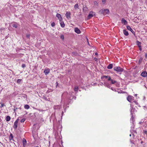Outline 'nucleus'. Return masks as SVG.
<instances>
[{
  "label": "nucleus",
  "mask_w": 147,
  "mask_h": 147,
  "mask_svg": "<svg viewBox=\"0 0 147 147\" xmlns=\"http://www.w3.org/2000/svg\"><path fill=\"white\" fill-rule=\"evenodd\" d=\"M109 10L107 9H102L100 10L99 11V14H102L104 15H105L107 14H109Z\"/></svg>",
  "instance_id": "obj_1"
},
{
  "label": "nucleus",
  "mask_w": 147,
  "mask_h": 147,
  "mask_svg": "<svg viewBox=\"0 0 147 147\" xmlns=\"http://www.w3.org/2000/svg\"><path fill=\"white\" fill-rule=\"evenodd\" d=\"M113 69L115 71H116L117 73H119L120 74H121V72L124 70L123 68L119 66H116L114 67Z\"/></svg>",
  "instance_id": "obj_2"
},
{
  "label": "nucleus",
  "mask_w": 147,
  "mask_h": 147,
  "mask_svg": "<svg viewBox=\"0 0 147 147\" xmlns=\"http://www.w3.org/2000/svg\"><path fill=\"white\" fill-rule=\"evenodd\" d=\"M95 13L93 11H90L88 16V19H89L93 17L95 15Z\"/></svg>",
  "instance_id": "obj_3"
},
{
  "label": "nucleus",
  "mask_w": 147,
  "mask_h": 147,
  "mask_svg": "<svg viewBox=\"0 0 147 147\" xmlns=\"http://www.w3.org/2000/svg\"><path fill=\"white\" fill-rule=\"evenodd\" d=\"M134 98V97L131 96H129L127 97V100L130 102H131L132 101V100L133 99V98Z\"/></svg>",
  "instance_id": "obj_4"
},
{
  "label": "nucleus",
  "mask_w": 147,
  "mask_h": 147,
  "mask_svg": "<svg viewBox=\"0 0 147 147\" xmlns=\"http://www.w3.org/2000/svg\"><path fill=\"white\" fill-rule=\"evenodd\" d=\"M132 109H131L130 111L131 114L132 115L131 118L130 119V121H131V122H132L133 124L134 122V121L135 120L134 119V117H133L132 115Z\"/></svg>",
  "instance_id": "obj_5"
},
{
  "label": "nucleus",
  "mask_w": 147,
  "mask_h": 147,
  "mask_svg": "<svg viewBox=\"0 0 147 147\" xmlns=\"http://www.w3.org/2000/svg\"><path fill=\"white\" fill-rule=\"evenodd\" d=\"M65 16L66 18L68 19L70 18L71 17L70 12L69 11L66 12L65 13Z\"/></svg>",
  "instance_id": "obj_6"
},
{
  "label": "nucleus",
  "mask_w": 147,
  "mask_h": 147,
  "mask_svg": "<svg viewBox=\"0 0 147 147\" xmlns=\"http://www.w3.org/2000/svg\"><path fill=\"white\" fill-rule=\"evenodd\" d=\"M127 29L129 30H130L131 32L134 34V35H135V32L133 31V30L132 29V28H131V27L129 26H127Z\"/></svg>",
  "instance_id": "obj_7"
},
{
  "label": "nucleus",
  "mask_w": 147,
  "mask_h": 147,
  "mask_svg": "<svg viewBox=\"0 0 147 147\" xmlns=\"http://www.w3.org/2000/svg\"><path fill=\"white\" fill-rule=\"evenodd\" d=\"M56 16L57 18L59 21L62 20V18L61 17V15L60 14L57 13L56 14Z\"/></svg>",
  "instance_id": "obj_8"
},
{
  "label": "nucleus",
  "mask_w": 147,
  "mask_h": 147,
  "mask_svg": "<svg viewBox=\"0 0 147 147\" xmlns=\"http://www.w3.org/2000/svg\"><path fill=\"white\" fill-rule=\"evenodd\" d=\"M141 75L144 77H147V72L146 71L142 72L141 74Z\"/></svg>",
  "instance_id": "obj_9"
},
{
  "label": "nucleus",
  "mask_w": 147,
  "mask_h": 147,
  "mask_svg": "<svg viewBox=\"0 0 147 147\" xmlns=\"http://www.w3.org/2000/svg\"><path fill=\"white\" fill-rule=\"evenodd\" d=\"M75 32L77 34H79L81 33L80 30L78 28H76L74 29Z\"/></svg>",
  "instance_id": "obj_10"
},
{
  "label": "nucleus",
  "mask_w": 147,
  "mask_h": 147,
  "mask_svg": "<svg viewBox=\"0 0 147 147\" xmlns=\"http://www.w3.org/2000/svg\"><path fill=\"white\" fill-rule=\"evenodd\" d=\"M54 109L55 110L60 109L61 108V106L60 105H57L54 106L53 107Z\"/></svg>",
  "instance_id": "obj_11"
},
{
  "label": "nucleus",
  "mask_w": 147,
  "mask_h": 147,
  "mask_svg": "<svg viewBox=\"0 0 147 147\" xmlns=\"http://www.w3.org/2000/svg\"><path fill=\"white\" fill-rule=\"evenodd\" d=\"M12 26L13 27L17 28L18 27V24L16 22H13L12 23Z\"/></svg>",
  "instance_id": "obj_12"
},
{
  "label": "nucleus",
  "mask_w": 147,
  "mask_h": 147,
  "mask_svg": "<svg viewBox=\"0 0 147 147\" xmlns=\"http://www.w3.org/2000/svg\"><path fill=\"white\" fill-rule=\"evenodd\" d=\"M121 22L122 24L126 25L127 24V22L124 18H122L121 20Z\"/></svg>",
  "instance_id": "obj_13"
},
{
  "label": "nucleus",
  "mask_w": 147,
  "mask_h": 147,
  "mask_svg": "<svg viewBox=\"0 0 147 147\" xmlns=\"http://www.w3.org/2000/svg\"><path fill=\"white\" fill-rule=\"evenodd\" d=\"M59 22L62 28H64L65 26V24L64 22L62 20L59 21Z\"/></svg>",
  "instance_id": "obj_14"
},
{
  "label": "nucleus",
  "mask_w": 147,
  "mask_h": 147,
  "mask_svg": "<svg viewBox=\"0 0 147 147\" xmlns=\"http://www.w3.org/2000/svg\"><path fill=\"white\" fill-rule=\"evenodd\" d=\"M113 67V64H109L107 67V68L109 69H111Z\"/></svg>",
  "instance_id": "obj_15"
},
{
  "label": "nucleus",
  "mask_w": 147,
  "mask_h": 147,
  "mask_svg": "<svg viewBox=\"0 0 147 147\" xmlns=\"http://www.w3.org/2000/svg\"><path fill=\"white\" fill-rule=\"evenodd\" d=\"M18 123L17 121H15L14 123L13 127L14 129H16L17 127Z\"/></svg>",
  "instance_id": "obj_16"
},
{
  "label": "nucleus",
  "mask_w": 147,
  "mask_h": 147,
  "mask_svg": "<svg viewBox=\"0 0 147 147\" xmlns=\"http://www.w3.org/2000/svg\"><path fill=\"white\" fill-rule=\"evenodd\" d=\"M49 71L50 70L49 69H46L45 70L44 72L46 75H47L49 73Z\"/></svg>",
  "instance_id": "obj_17"
},
{
  "label": "nucleus",
  "mask_w": 147,
  "mask_h": 147,
  "mask_svg": "<svg viewBox=\"0 0 147 147\" xmlns=\"http://www.w3.org/2000/svg\"><path fill=\"white\" fill-rule=\"evenodd\" d=\"M123 32L125 36H127L129 35L128 32L126 30H123Z\"/></svg>",
  "instance_id": "obj_18"
},
{
  "label": "nucleus",
  "mask_w": 147,
  "mask_h": 147,
  "mask_svg": "<svg viewBox=\"0 0 147 147\" xmlns=\"http://www.w3.org/2000/svg\"><path fill=\"white\" fill-rule=\"evenodd\" d=\"M13 134L11 133H10V135L9 136V140H13Z\"/></svg>",
  "instance_id": "obj_19"
},
{
  "label": "nucleus",
  "mask_w": 147,
  "mask_h": 147,
  "mask_svg": "<svg viewBox=\"0 0 147 147\" xmlns=\"http://www.w3.org/2000/svg\"><path fill=\"white\" fill-rule=\"evenodd\" d=\"M11 119L10 117L9 116H7L6 117V120L7 121H9Z\"/></svg>",
  "instance_id": "obj_20"
},
{
  "label": "nucleus",
  "mask_w": 147,
  "mask_h": 147,
  "mask_svg": "<svg viewBox=\"0 0 147 147\" xmlns=\"http://www.w3.org/2000/svg\"><path fill=\"white\" fill-rule=\"evenodd\" d=\"M111 81V83L112 84H114L115 83L117 82V81L114 79H111L110 80Z\"/></svg>",
  "instance_id": "obj_21"
},
{
  "label": "nucleus",
  "mask_w": 147,
  "mask_h": 147,
  "mask_svg": "<svg viewBox=\"0 0 147 147\" xmlns=\"http://www.w3.org/2000/svg\"><path fill=\"white\" fill-rule=\"evenodd\" d=\"M109 76H102L101 77V78L102 80H103L105 78L107 79Z\"/></svg>",
  "instance_id": "obj_22"
},
{
  "label": "nucleus",
  "mask_w": 147,
  "mask_h": 147,
  "mask_svg": "<svg viewBox=\"0 0 147 147\" xmlns=\"http://www.w3.org/2000/svg\"><path fill=\"white\" fill-rule=\"evenodd\" d=\"M136 45H138V47H139V46H141V43L139 41H138V40H137L136 42Z\"/></svg>",
  "instance_id": "obj_23"
},
{
  "label": "nucleus",
  "mask_w": 147,
  "mask_h": 147,
  "mask_svg": "<svg viewBox=\"0 0 147 147\" xmlns=\"http://www.w3.org/2000/svg\"><path fill=\"white\" fill-rule=\"evenodd\" d=\"M22 143L24 146V145L26 143V140L24 138H23L22 140Z\"/></svg>",
  "instance_id": "obj_24"
},
{
  "label": "nucleus",
  "mask_w": 147,
  "mask_h": 147,
  "mask_svg": "<svg viewBox=\"0 0 147 147\" xmlns=\"http://www.w3.org/2000/svg\"><path fill=\"white\" fill-rule=\"evenodd\" d=\"M104 85H105V86L106 87L109 88H110L111 86L109 84L105 83Z\"/></svg>",
  "instance_id": "obj_25"
},
{
  "label": "nucleus",
  "mask_w": 147,
  "mask_h": 147,
  "mask_svg": "<svg viewBox=\"0 0 147 147\" xmlns=\"http://www.w3.org/2000/svg\"><path fill=\"white\" fill-rule=\"evenodd\" d=\"M24 108L26 109H28L30 108V106L28 105H24Z\"/></svg>",
  "instance_id": "obj_26"
},
{
  "label": "nucleus",
  "mask_w": 147,
  "mask_h": 147,
  "mask_svg": "<svg viewBox=\"0 0 147 147\" xmlns=\"http://www.w3.org/2000/svg\"><path fill=\"white\" fill-rule=\"evenodd\" d=\"M74 91L75 92H77L78 91V87L77 86H75L74 88Z\"/></svg>",
  "instance_id": "obj_27"
},
{
  "label": "nucleus",
  "mask_w": 147,
  "mask_h": 147,
  "mask_svg": "<svg viewBox=\"0 0 147 147\" xmlns=\"http://www.w3.org/2000/svg\"><path fill=\"white\" fill-rule=\"evenodd\" d=\"M72 55H74L77 56L78 55V53L76 51H74L72 53Z\"/></svg>",
  "instance_id": "obj_28"
},
{
  "label": "nucleus",
  "mask_w": 147,
  "mask_h": 147,
  "mask_svg": "<svg viewBox=\"0 0 147 147\" xmlns=\"http://www.w3.org/2000/svg\"><path fill=\"white\" fill-rule=\"evenodd\" d=\"M143 59L141 57L140 58V59L139 61V64H140V63H142V61L143 60Z\"/></svg>",
  "instance_id": "obj_29"
},
{
  "label": "nucleus",
  "mask_w": 147,
  "mask_h": 147,
  "mask_svg": "<svg viewBox=\"0 0 147 147\" xmlns=\"http://www.w3.org/2000/svg\"><path fill=\"white\" fill-rule=\"evenodd\" d=\"M78 4H76L74 6V8L75 9L78 8Z\"/></svg>",
  "instance_id": "obj_30"
},
{
  "label": "nucleus",
  "mask_w": 147,
  "mask_h": 147,
  "mask_svg": "<svg viewBox=\"0 0 147 147\" xmlns=\"http://www.w3.org/2000/svg\"><path fill=\"white\" fill-rule=\"evenodd\" d=\"M44 99L45 100H46V101H48L49 100L46 97V96H43V98H42Z\"/></svg>",
  "instance_id": "obj_31"
},
{
  "label": "nucleus",
  "mask_w": 147,
  "mask_h": 147,
  "mask_svg": "<svg viewBox=\"0 0 147 147\" xmlns=\"http://www.w3.org/2000/svg\"><path fill=\"white\" fill-rule=\"evenodd\" d=\"M22 68H25L26 67V65L25 64H23L22 65Z\"/></svg>",
  "instance_id": "obj_32"
},
{
  "label": "nucleus",
  "mask_w": 147,
  "mask_h": 147,
  "mask_svg": "<svg viewBox=\"0 0 147 147\" xmlns=\"http://www.w3.org/2000/svg\"><path fill=\"white\" fill-rule=\"evenodd\" d=\"M22 80L18 79L17 80V82L18 83H20L21 82Z\"/></svg>",
  "instance_id": "obj_33"
},
{
  "label": "nucleus",
  "mask_w": 147,
  "mask_h": 147,
  "mask_svg": "<svg viewBox=\"0 0 147 147\" xmlns=\"http://www.w3.org/2000/svg\"><path fill=\"white\" fill-rule=\"evenodd\" d=\"M61 38L62 40H63L64 39V36L63 34H62L61 36Z\"/></svg>",
  "instance_id": "obj_34"
},
{
  "label": "nucleus",
  "mask_w": 147,
  "mask_h": 147,
  "mask_svg": "<svg viewBox=\"0 0 147 147\" xmlns=\"http://www.w3.org/2000/svg\"><path fill=\"white\" fill-rule=\"evenodd\" d=\"M111 77L110 76H109L108 78H107V80L108 81H110V80H111Z\"/></svg>",
  "instance_id": "obj_35"
},
{
  "label": "nucleus",
  "mask_w": 147,
  "mask_h": 147,
  "mask_svg": "<svg viewBox=\"0 0 147 147\" xmlns=\"http://www.w3.org/2000/svg\"><path fill=\"white\" fill-rule=\"evenodd\" d=\"M51 26L52 27H54L55 26V22H53L51 24Z\"/></svg>",
  "instance_id": "obj_36"
},
{
  "label": "nucleus",
  "mask_w": 147,
  "mask_h": 147,
  "mask_svg": "<svg viewBox=\"0 0 147 147\" xmlns=\"http://www.w3.org/2000/svg\"><path fill=\"white\" fill-rule=\"evenodd\" d=\"M0 104H1V105L0 106V107L1 108H2V107H3L4 106H5V105L4 104H2V103H1V102H0Z\"/></svg>",
  "instance_id": "obj_37"
},
{
  "label": "nucleus",
  "mask_w": 147,
  "mask_h": 147,
  "mask_svg": "<svg viewBox=\"0 0 147 147\" xmlns=\"http://www.w3.org/2000/svg\"><path fill=\"white\" fill-rule=\"evenodd\" d=\"M25 119H22L21 121H20V122L21 123H22V122H23L24 121H25Z\"/></svg>",
  "instance_id": "obj_38"
},
{
  "label": "nucleus",
  "mask_w": 147,
  "mask_h": 147,
  "mask_svg": "<svg viewBox=\"0 0 147 147\" xmlns=\"http://www.w3.org/2000/svg\"><path fill=\"white\" fill-rule=\"evenodd\" d=\"M26 37L28 38H30V35L29 34H27L26 35Z\"/></svg>",
  "instance_id": "obj_39"
},
{
  "label": "nucleus",
  "mask_w": 147,
  "mask_h": 147,
  "mask_svg": "<svg viewBox=\"0 0 147 147\" xmlns=\"http://www.w3.org/2000/svg\"><path fill=\"white\" fill-rule=\"evenodd\" d=\"M102 2L103 4H105L106 3V0H102Z\"/></svg>",
  "instance_id": "obj_40"
},
{
  "label": "nucleus",
  "mask_w": 147,
  "mask_h": 147,
  "mask_svg": "<svg viewBox=\"0 0 147 147\" xmlns=\"http://www.w3.org/2000/svg\"><path fill=\"white\" fill-rule=\"evenodd\" d=\"M86 40H87V42H88V45H90V44H89V42H88V38H86Z\"/></svg>",
  "instance_id": "obj_41"
},
{
  "label": "nucleus",
  "mask_w": 147,
  "mask_h": 147,
  "mask_svg": "<svg viewBox=\"0 0 147 147\" xmlns=\"http://www.w3.org/2000/svg\"><path fill=\"white\" fill-rule=\"evenodd\" d=\"M87 9V7H85L84 8L83 10H85V11H86Z\"/></svg>",
  "instance_id": "obj_42"
},
{
  "label": "nucleus",
  "mask_w": 147,
  "mask_h": 147,
  "mask_svg": "<svg viewBox=\"0 0 147 147\" xmlns=\"http://www.w3.org/2000/svg\"><path fill=\"white\" fill-rule=\"evenodd\" d=\"M139 50L140 51H141L142 50V46H139Z\"/></svg>",
  "instance_id": "obj_43"
},
{
  "label": "nucleus",
  "mask_w": 147,
  "mask_h": 147,
  "mask_svg": "<svg viewBox=\"0 0 147 147\" xmlns=\"http://www.w3.org/2000/svg\"><path fill=\"white\" fill-rule=\"evenodd\" d=\"M144 133L147 136V131H144Z\"/></svg>",
  "instance_id": "obj_44"
},
{
  "label": "nucleus",
  "mask_w": 147,
  "mask_h": 147,
  "mask_svg": "<svg viewBox=\"0 0 147 147\" xmlns=\"http://www.w3.org/2000/svg\"><path fill=\"white\" fill-rule=\"evenodd\" d=\"M134 102L136 104V105H138V102L137 101H134Z\"/></svg>",
  "instance_id": "obj_45"
},
{
  "label": "nucleus",
  "mask_w": 147,
  "mask_h": 147,
  "mask_svg": "<svg viewBox=\"0 0 147 147\" xmlns=\"http://www.w3.org/2000/svg\"><path fill=\"white\" fill-rule=\"evenodd\" d=\"M145 57L146 58H147V53H146L145 55Z\"/></svg>",
  "instance_id": "obj_46"
},
{
  "label": "nucleus",
  "mask_w": 147,
  "mask_h": 147,
  "mask_svg": "<svg viewBox=\"0 0 147 147\" xmlns=\"http://www.w3.org/2000/svg\"><path fill=\"white\" fill-rule=\"evenodd\" d=\"M133 127H131V129H134V124H133Z\"/></svg>",
  "instance_id": "obj_47"
},
{
  "label": "nucleus",
  "mask_w": 147,
  "mask_h": 147,
  "mask_svg": "<svg viewBox=\"0 0 147 147\" xmlns=\"http://www.w3.org/2000/svg\"><path fill=\"white\" fill-rule=\"evenodd\" d=\"M16 110L15 109H14L13 110L15 113H16Z\"/></svg>",
  "instance_id": "obj_48"
},
{
  "label": "nucleus",
  "mask_w": 147,
  "mask_h": 147,
  "mask_svg": "<svg viewBox=\"0 0 147 147\" xmlns=\"http://www.w3.org/2000/svg\"><path fill=\"white\" fill-rule=\"evenodd\" d=\"M74 98V99H76V96H74H74H73V98Z\"/></svg>",
  "instance_id": "obj_49"
},
{
  "label": "nucleus",
  "mask_w": 147,
  "mask_h": 147,
  "mask_svg": "<svg viewBox=\"0 0 147 147\" xmlns=\"http://www.w3.org/2000/svg\"><path fill=\"white\" fill-rule=\"evenodd\" d=\"M19 120V119H17L15 121H17V123H18V121Z\"/></svg>",
  "instance_id": "obj_50"
},
{
  "label": "nucleus",
  "mask_w": 147,
  "mask_h": 147,
  "mask_svg": "<svg viewBox=\"0 0 147 147\" xmlns=\"http://www.w3.org/2000/svg\"><path fill=\"white\" fill-rule=\"evenodd\" d=\"M56 83L57 84V85L56 86L57 87L58 85V83H57V82Z\"/></svg>",
  "instance_id": "obj_51"
},
{
  "label": "nucleus",
  "mask_w": 147,
  "mask_h": 147,
  "mask_svg": "<svg viewBox=\"0 0 147 147\" xmlns=\"http://www.w3.org/2000/svg\"><path fill=\"white\" fill-rule=\"evenodd\" d=\"M144 108H146V109L147 108V107L146 106H144Z\"/></svg>",
  "instance_id": "obj_52"
},
{
  "label": "nucleus",
  "mask_w": 147,
  "mask_h": 147,
  "mask_svg": "<svg viewBox=\"0 0 147 147\" xmlns=\"http://www.w3.org/2000/svg\"><path fill=\"white\" fill-rule=\"evenodd\" d=\"M111 89L113 90V88H112V87H111Z\"/></svg>",
  "instance_id": "obj_53"
},
{
  "label": "nucleus",
  "mask_w": 147,
  "mask_h": 147,
  "mask_svg": "<svg viewBox=\"0 0 147 147\" xmlns=\"http://www.w3.org/2000/svg\"><path fill=\"white\" fill-rule=\"evenodd\" d=\"M94 60H95V61H96V60H97V58H94Z\"/></svg>",
  "instance_id": "obj_54"
},
{
  "label": "nucleus",
  "mask_w": 147,
  "mask_h": 147,
  "mask_svg": "<svg viewBox=\"0 0 147 147\" xmlns=\"http://www.w3.org/2000/svg\"><path fill=\"white\" fill-rule=\"evenodd\" d=\"M137 94H135V96H137Z\"/></svg>",
  "instance_id": "obj_55"
},
{
  "label": "nucleus",
  "mask_w": 147,
  "mask_h": 147,
  "mask_svg": "<svg viewBox=\"0 0 147 147\" xmlns=\"http://www.w3.org/2000/svg\"><path fill=\"white\" fill-rule=\"evenodd\" d=\"M95 54L96 55H97L98 54H97V53H96H96H95Z\"/></svg>",
  "instance_id": "obj_56"
},
{
  "label": "nucleus",
  "mask_w": 147,
  "mask_h": 147,
  "mask_svg": "<svg viewBox=\"0 0 147 147\" xmlns=\"http://www.w3.org/2000/svg\"><path fill=\"white\" fill-rule=\"evenodd\" d=\"M18 109H20V110L21 109V107H20V108H18Z\"/></svg>",
  "instance_id": "obj_57"
},
{
  "label": "nucleus",
  "mask_w": 147,
  "mask_h": 147,
  "mask_svg": "<svg viewBox=\"0 0 147 147\" xmlns=\"http://www.w3.org/2000/svg\"><path fill=\"white\" fill-rule=\"evenodd\" d=\"M18 109V108H16L15 109H16V110H17V109Z\"/></svg>",
  "instance_id": "obj_58"
},
{
  "label": "nucleus",
  "mask_w": 147,
  "mask_h": 147,
  "mask_svg": "<svg viewBox=\"0 0 147 147\" xmlns=\"http://www.w3.org/2000/svg\"><path fill=\"white\" fill-rule=\"evenodd\" d=\"M142 143H143V141H142V142H141V144H142Z\"/></svg>",
  "instance_id": "obj_59"
},
{
  "label": "nucleus",
  "mask_w": 147,
  "mask_h": 147,
  "mask_svg": "<svg viewBox=\"0 0 147 147\" xmlns=\"http://www.w3.org/2000/svg\"><path fill=\"white\" fill-rule=\"evenodd\" d=\"M95 2H96V3H97V2H96V1H95ZM94 3L95 4V3Z\"/></svg>",
  "instance_id": "obj_60"
},
{
  "label": "nucleus",
  "mask_w": 147,
  "mask_h": 147,
  "mask_svg": "<svg viewBox=\"0 0 147 147\" xmlns=\"http://www.w3.org/2000/svg\"><path fill=\"white\" fill-rule=\"evenodd\" d=\"M95 2H96V3H97V2H96V1H95ZM94 3L95 4V3Z\"/></svg>",
  "instance_id": "obj_61"
},
{
  "label": "nucleus",
  "mask_w": 147,
  "mask_h": 147,
  "mask_svg": "<svg viewBox=\"0 0 147 147\" xmlns=\"http://www.w3.org/2000/svg\"><path fill=\"white\" fill-rule=\"evenodd\" d=\"M129 136H131V134H130Z\"/></svg>",
  "instance_id": "obj_62"
},
{
  "label": "nucleus",
  "mask_w": 147,
  "mask_h": 147,
  "mask_svg": "<svg viewBox=\"0 0 147 147\" xmlns=\"http://www.w3.org/2000/svg\"><path fill=\"white\" fill-rule=\"evenodd\" d=\"M63 112H62V114H63Z\"/></svg>",
  "instance_id": "obj_63"
}]
</instances>
